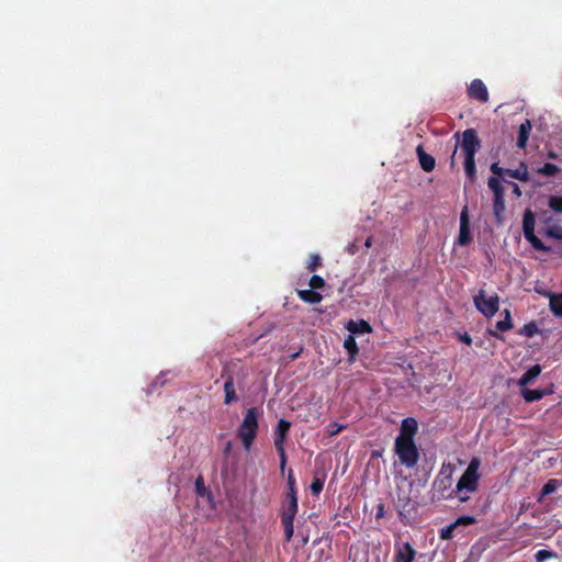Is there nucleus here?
Masks as SVG:
<instances>
[{"instance_id": "f257e3e1", "label": "nucleus", "mask_w": 562, "mask_h": 562, "mask_svg": "<svg viewBox=\"0 0 562 562\" xmlns=\"http://www.w3.org/2000/svg\"><path fill=\"white\" fill-rule=\"evenodd\" d=\"M418 432V423L414 417H406L400 426V434L395 438L394 452L400 463L407 469L417 465L420 454L415 442V436Z\"/></svg>"}, {"instance_id": "f03ea898", "label": "nucleus", "mask_w": 562, "mask_h": 562, "mask_svg": "<svg viewBox=\"0 0 562 562\" xmlns=\"http://www.w3.org/2000/svg\"><path fill=\"white\" fill-rule=\"evenodd\" d=\"M480 464V460L477 458H473L457 482V498L461 503L468 502L470 499V494L475 493L479 488Z\"/></svg>"}, {"instance_id": "7ed1b4c3", "label": "nucleus", "mask_w": 562, "mask_h": 562, "mask_svg": "<svg viewBox=\"0 0 562 562\" xmlns=\"http://www.w3.org/2000/svg\"><path fill=\"white\" fill-rule=\"evenodd\" d=\"M258 418L259 409L257 407L248 408L237 429V437L240 439L246 450L251 448L257 437L259 429Z\"/></svg>"}, {"instance_id": "20e7f679", "label": "nucleus", "mask_w": 562, "mask_h": 562, "mask_svg": "<svg viewBox=\"0 0 562 562\" xmlns=\"http://www.w3.org/2000/svg\"><path fill=\"white\" fill-rule=\"evenodd\" d=\"M452 472L453 468L450 464H443L434 480V497L437 499H452L453 497H457V487H452Z\"/></svg>"}, {"instance_id": "39448f33", "label": "nucleus", "mask_w": 562, "mask_h": 562, "mask_svg": "<svg viewBox=\"0 0 562 562\" xmlns=\"http://www.w3.org/2000/svg\"><path fill=\"white\" fill-rule=\"evenodd\" d=\"M461 136V142L456 144L452 155L450 157L451 168L456 167V155L459 147L464 159H474L475 154L481 148V139L479 138L477 132L474 128H467L465 131L462 132Z\"/></svg>"}, {"instance_id": "423d86ee", "label": "nucleus", "mask_w": 562, "mask_h": 562, "mask_svg": "<svg viewBox=\"0 0 562 562\" xmlns=\"http://www.w3.org/2000/svg\"><path fill=\"white\" fill-rule=\"evenodd\" d=\"M290 428H291V423L289 420L280 419L278 422L277 428L274 430V436H273V442H274L276 450L279 454L280 471H281L282 475L284 474L285 465H286V453H285L284 445H285V440L288 438Z\"/></svg>"}, {"instance_id": "0eeeda50", "label": "nucleus", "mask_w": 562, "mask_h": 562, "mask_svg": "<svg viewBox=\"0 0 562 562\" xmlns=\"http://www.w3.org/2000/svg\"><path fill=\"white\" fill-rule=\"evenodd\" d=\"M536 218L535 214L530 209H526L522 215V232L525 238L531 244V246L542 252H550L551 248L546 246L541 239L535 234Z\"/></svg>"}, {"instance_id": "6e6552de", "label": "nucleus", "mask_w": 562, "mask_h": 562, "mask_svg": "<svg viewBox=\"0 0 562 562\" xmlns=\"http://www.w3.org/2000/svg\"><path fill=\"white\" fill-rule=\"evenodd\" d=\"M473 303L476 310L487 318L494 316L499 308L498 295L494 294L486 297V292L483 289L479 290L477 294L473 296Z\"/></svg>"}, {"instance_id": "1a4fd4ad", "label": "nucleus", "mask_w": 562, "mask_h": 562, "mask_svg": "<svg viewBox=\"0 0 562 562\" xmlns=\"http://www.w3.org/2000/svg\"><path fill=\"white\" fill-rule=\"evenodd\" d=\"M490 169H491V172L497 177L508 176L510 178L517 179L522 182H528L530 179L529 172H528V167H527L526 162H524V161H521L519 164V167L517 169L503 168L498 165V162H493L491 165Z\"/></svg>"}, {"instance_id": "9d476101", "label": "nucleus", "mask_w": 562, "mask_h": 562, "mask_svg": "<svg viewBox=\"0 0 562 562\" xmlns=\"http://www.w3.org/2000/svg\"><path fill=\"white\" fill-rule=\"evenodd\" d=\"M472 241V235L470 231V216L469 209L465 205L460 214V229L457 239L458 245L468 246Z\"/></svg>"}, {"instance_id": "9b49d317", "label": "nucleus", "mask_w": 562, "mask_h": 562, "mask_svg": "<svg viewBox=\"0 0 562 562\" xmlns=\"http://www.w3.org/2000/svg\"><path fill=\"white\" fill-rule=\"evenodd\" d=\"M222 378L225 379V382H224V393H225V397H224V403L226 405H229L234 402H236L238 400V396L236 394V391H235V381H234V375L233 373L228 372V370L226 368L223 369L222 371Z\"/></svg>"}, {"instance_id": "f8f14e48", "label": "nucleus", "mask_w": 562, "mask_h": 562, "mask_svg": "<svg viewBox=\"0 0 562 562\" xmlns=\"http://www.w3.org/2000/svg\"><path fill=\"white\" fill-rule=\"evenodd\" d=\"M416 551L409 542L395 546L394 562H414Z\"/></svg>"}, {"instance_id": "ddd939ff", "label": "nucleus", "mask_w": 562, "mask_h": 562, "mask_svg": "<svg viewBox=\"0 0 562 562\" xmlns=\"http://www.w3.org/2000/svg\"><path fill=\"white\" fill-rule=\"evenodd\" d=\"M469 95L470 98L477 100L481 103H485L488 101L487 88L481 79L472 80L469 87Z\"/></svg>"}, {"instance_id": "4468645a", "label": "nucleus", "mask_w": 562, "mask_h": 562, "mask_svg": "<svg viewBox=\"0 0 562 562\" xmlns=\"http://www.w3.org/2000/svg\"><path fill=\"white\" fill-rule=\"evenodd\" d=\"M416 154H417V157L419 160V165L424 171L430 172L435 169V166H436L435 158L431 155L427 154L424 150L422 145L417 146Z\"/></svg>"}, {"instance_id": "2eb2a0df", "label": "nucleus", "mask_w": 562, "mask_h": 562, "mask_svg": "<svg viewBox=\"0 0 562 562\" xmlns=\"http://www.w3.org/2000/svg\"><path fill=\"white\" fill-rule=\"evenodd\" d=\"M513 327H514L513 321L502 319V321H498L495 324V328L494 329L487 328L486 333L491 337H494V338L499 339V340H504V336L502 335V333L508 331Z\"/></svg>"}, {"instance_id": "dca6fc26", "label": "nucleus", "mask_w": 562, "mask_h": 562, "mask_svg": "<svg viewBox=\"0 0 562 562\" xmlns=\"http://www.w3.org/2000/svg\"><path fill=\"white\" fill-rule=\"evenodd\" d=\"M531 128H532V125L529 120H525V122H522L519 125L518 138H517V147L518 148H520V149L526 148Z\"/></svg>"}, {"instance_id": "f3484780", "label": "nucleus", "mask_w": 562, "mask_h": 562, "mask_svg": "<svg viewBox=\"0 0 562 562\" xmlns=\"http://www.w3.org/2000/svg\"><path fill=\"white\" fill-rule=\"evenodd\" d=\"M562 486V481L557 479H550L541 488V492L537 498L538 503H542L544 497L554 493L559 487Z\"/></svg>"}, {"instance_id": "a211bd4d", "label": "nucleus", "mask_w": 562, "mask_h": 562, "mask_svg": "<svg viewBox=\"0 0 562 562\" xmlns=\"http://www.w3.org/2000/svg\"><path fill=\"white\" fill-rule=\"evenodd\" d=\"M504 212H505V198L496 196L493 200V213L495 216V221L498 225H502L504 222Z\"/></svg>"}, {"instance_id": "6ab92c4d", "label": "nucleus", "mask_w": 562, "mask_h": 562, "mask_svg": "<svg viewBox=\"0 0 562 562\" xmlns=\"http://www.w3.org/2000/svg\"><path fill=\"white\" fill-rule=\"evenodd\" d=\"M541 373V367L539 364H535L529 368L519 379L518 384L520 386H525L531 383L536 378H538Z\"/></svg>"}, {"instance_id": "aec40b11", "label": "nucleus", "mask_w": 562, "mask_h": 562, "mask_svg": "<svg viewBox=\"0 0 562 562\" xmlns=\"http://www.w3.org/2000/svg\"><path fill=\"white\" fill-rule=\"evenodd\" d=\"M297 296L302 301L311 304H317L323 300V295L312 289L297 290Z\"/></svg>"}, {"instance_id": "412c9836", "label": "nucleus", "mask_w": 562, "mask_h": 562, "mask_svg": "<svg viewBox=\"0 0 562 562\" xmlns=\"http://www.w3.org/2000/svg\"><path fill=\"white\" fill-rule=\"evenodd\" d=\"M347 329L351 334H366V333H370L372 330L371 326L366 321H359V322L350 321L347 325Z\"/></svg>"}, {"instance_id": "4be33fe9", "label": "nucleus", "mask_w": 562, "mask_h": 562, "mask_svg": "<svg viewBox=\"0 0 562 562\" xmlns=\"http://www.w3.org/2000/svg\"><path fill=\"white\" fill-rule=\"evenodd\" d=\"M344 347L348 352L349 361H355L359 352L357 341L352 335H348L344 341Z\"/></svg>"}, {"instance_id": "5701e85b", "label": "nucleus", "mask_w": 562, "mask_h": 562, "mask_svg": "<svg viewBox=\"0 0 562 562\" xmlns=\"http://www.w3.org/2000/svg\"><path fill=\"white\" fill-rule=\"evenodd\" d=\"M546 394H547V392L544 390H539V389L530 390V389L525 387L521 390V395L527 403H532V402L539 401Z\"/></svg>"}, {"instance_id": "b1692460", "label": "nucleus", "mask_w": 562, "mask_h": 562, "mask_svg": "<svg viewBox=\"0 0 562 562\" xmlns=\"http://www.w3.org/2000/svg\"><path fill=\"white\" fill-rule=\"evenodd\" d=\"M549 306L553 315L562 318V292L560 294H550Z\"/></svg>"}, {"instance_id": "393cba45", "label": "nucleus", "mask_w": 562, "mask_h": 562, "mask_svg": "<svg viewBox=\"0 0 562 562\" xmlns=\"http://www.w3.org/2000/svg\"><path fill=\"white\" fill-rule=\"evenodd\" d=\"M499 178L501 177L494 175L493 177H490L487 180V186L490 190L493 192L494 198L504 195V189Z\"/></svg>"}, {"instance_id": "a878e982", "label": "nucleus", "mask_w": 562, "mask_h": 562, "mask_svg": "<svg viewBox=\"0 0 562 562\" xmlns=\"http://www.w3.org/2000/svg\"><path fill=\"white\" fill-rule=\"evenodd\" d=\"M325 480H326L325 473H323L322 475H318V474L314 475L313 481L310 486L311 492L314 496H317L321 494V492L323 491V487H324Z\"/></svg>"}, {"instance_id": "bb28decb", "label": "nucleus", "mask_w": 562, "mask_h": 562, "mask_svg": "<svg viewBox=\"0 0 562 562\" xmlns=\"http://www.w3.org/2000/svg\"><path fill=\"white\" fill-rule=\"evenodd\" d=\"M299 504H290L286 503L284 506L282 513H281V520H294L296 514H297Z\"/></svg>"}, {"instance_id": "cd10ccee", "label": "nucleus", "mask_w": 562, "mask_h": 562, "mask_svg": "<svg viewBox=\"0 0 562 562\" xmlns=\"http://www.w3.org/2000/svg\"><path fill=\"white\" fill-rule=\"evenodd\" d=\"M560 171V168L551 162H546L542 167L538 168L537 172L542 176L553 177Z\"/></svg>"}, {"instance_id": "c85d7f7f", "label": "nucleus", "mask_w": 562, "mask_h": 562, "mask_svg": "<svg viewBox=\"0 0 562 562\" xmlns=\"http://www.w3.org/2000/svg\"><path fill=\"white\" fill-rule=\"evenodd\" d=\"M544 235L549 238L562 240V225L548 226L544 229Z\"/></svg>"}, {"instance_id": "c756f323", "label": "nucleus", "mask_w": 562, "mask_h": 562, "mask_svg": "<svg viewBox=\"0 0 562 562\" xmlns=\"http://www.w3.org/2000/svg\"><path fill=\"white\" fill-rule=\"evenodd\" d=\"M464 171L467 177L473 181L476 177V165L474 159H464Z\"/></svg>"}, {"instance_id": "7c9ffc66", "label": "nucleus", "mask_w": 562, "mask_h": 562, "mask_svg": "<svg viewBox=\"0 0 562 562\" xmlns=\"http://www.w3.org/2000/svg\"><path fill=\"white\" fill-rule=\"evenodd\" d=\"M538 333V326L535 322H530L528 324H525L520 329L519 334L525 337H533Z\"/></svg>"}, {"instance_id": "2f4dec72", "label": "nucleus", "mask_w": 562, "mask_h": 562, "mask_svg": "<svg viewBox=\"0 0 562 562\" xmlns=\"http://www.w3.org/2000/svg\"><path fill=\"white\" fill-rule=\"evenodd\" d=\"M321 265H322L321 256L317 254H312V255H310V258H308V261L306 265V269L310 272H315L321 267Z\"/></svg>"}, {"instance_id": "473e14b6", "label": "nucleus", "mask_w": 562, "mask_h": 562, "mask_svg": "<svg viewBox=\"0 0 562 562\" xmlns=\"http://www.w3.org/2000/svg\"><path fill=\"white\" fill-rule=\"evenodd\" d=\"M548 205L552 211L562 213V195H551Z\"/></svg>"}, {"instance_id": "72a5a7b5", "label": "nucleus", "mask_w": 562, "mask_h": 562, "mask_svg": "<svg viewBox=\"0 0 562 562\" xmlns=\"http://www.w3.org/2000/svg\"><path fill=\"white\" fill-rule=\"evenodd\" d=\"M284 528L285 540L290 541L294 533V520H281Z\"/></svg>"}, {"instance_id": "f704fd0d", "label": "nucleus", "mask_w": 562, "mask_h": 562, "mask_svg": "<svg viewBox=\"0 0 562 562\" xmlns=\"http://www.w3.org/2000/svg\"><path fill=\"white\" fill-rule=\"evenodd\" d=\"M457 528V524H450L448 526H446L445 528H442L440 530V538L442 540H450L453 538V532H454V529Z\"/></svg>"}, {"instance_id": "c9c22d12", "label": "nucleus", "mask_w": 562, "mask_h": 562, "mask_svg": "<svg viewBox=\"0 0 562 562\" xmlns=\"http://www.w3.org/2000/svg\"><path fill=\"white\" fill-rule=\"evenodd\" d=\"M195 492L199 496H205L207 494V488L204 484V479L202 475H199L194 483Z\"/></svg>"}, {"instance_id": "e433bc0d", "label": "nucleus", "mask_w": 562, "mask_h": 562, "mask_svg": "<svg viewBox=\"0 0 562 562\" xmlns=\"http://www.w3.org/2000/svg\"><path fill=\"white\" fill-rule=\"evenodd\" d=\"M310 286L314 291L323 289L325 286V280L321 276L314 274L310 279Z\"/></svg>"}, {"instance_id": "4c0bfd02", "label": "nucleus", "mask_w": 562, "mask_h": 562, "mask_svg": "<svg viewBox=\"0 0 562 562\" xmlns=\"http://www.w3.org/2000/svg\"><path fill=\"white\" fill-rule=\"evenodd\" d=\"M555 553L552 552V551H549V550H539L537 553H536V561L537 562H544L547 561L548 559L554 557Z\"/></svg>"}, {"instance_id": "58836bf2", "label": "nucleus", "mask_w": 562, "mask_h": 562, "mask_svg": "<svg viewBox=\"0 0 562 562\" xmlns=\"http://www.w3.org/2000/svg\"><path fill=\"white\" fill-rule=\"evenodd\" d=\"M475 518L473 516H460L457 518V520L453 524H457V526L463 525V526H470L475 522Z\"/></svg>"}, {"instance_id": "ea45409f", "label": "nucleus", "mask_w": 562, "mask_h": 562, "mask_svg": "<svg viewBox=\"0 0 562 562\" xmlns=\"http://www.w3.org/2000/svg\"><path fill=\"white\" fill-rule=\"evenodd\" d=\"M288 487H289V492L296 491L295 477L293 475L292 470H289V473H288Z\"/></svg>"}, {"instance_id": "a19ab883", "label": "nucleus", "mask_w": 562, "mask_h": 562, "mask_svg": "<svg viewBox=\"0 0 562 562\" xmlns=\"http://www.w3.org/2000/svg\"><path fill=\"white\" fill-rule=\"evenodd\" d=\"M384 517H385V506H384L383 502H380L376 505L375 518L376 519H382Z\"/></svg>"}, {"instance_id": "79ce46f5", "label": "nucleus", "mask_w": 562, "mask_h": 562, "mask_svg": "<svg viewBox=\"0 0 562 562\" xmlns=\"http://www.w3.org/2000/svg\"><path fill=\"white\" fill-rule=\"evenodd\" d=\"M286 502L290 503V504H297L296 491L288 493Z\"/></svg>"}, {"instance_id": "37998d69", "label": "nucleus", "mask_w": 562, "mask_h": 562, "mask_svg": "<svg viewBox=\"0 0 562 562\" xmlns=\"http://www.w3.org/2000/svg\"><path fill=\"white\" fill-rule=\"evenodd\" d=\"M342 429H344V426H340V425H337V424H333V425H330L329 434L331 436H334V435L339 434Z\"/></svg>"}, {"instance_id": "c03bdc74", "label": "nucleus", "mask_w": 562, "mask_h": 562, "mask_svg": "<svg viewBox=\"0 0 562 562\" xmlns=\"http://www.w3.org/2000/svg\"><path fill=\"white\" fill-rule=\"evenodd\" d=\"M512 188H513V193L517 196V198H520L521 196V190L519 188V186L515 182H508Z\"/></svg>"}, {"instance_id": "a18cd8bd", "label": "nucleus", "mask_w": 562, "mask_h": 562, "mask_svg": "<svg viewBox=\"0 0 562 562\" xmlns=\"http://www.w3.org/2000/svg\"><path fill=\"white\" fill-rule=\"evenodd\" d=\"M460 339H461V341H463V342H464V344H467V345H471V342H472L471 337H470L467 333H465L464 335H462V336L460 337Z\"/></svg>"}, {"instance_id": "49530a36", "label": "nucleus", "mask_w": 562, "mask_h": 562, "mask_svg": "<svg viewBox=\"0 0 562 562\" xmlns=\"http://www.w3.org/2000/svg\"><path fill=\"white\" fill-rule=\"evenodd\" d=\"M503 315H504V319H505V321H513V319H512V314H510V311H509V310L505 308V310L503 311Z\"/></svg>"}, {"instance_id": "de8ad7c7", "label": "nucleus", "mask_w": 562, "mask_h": 562, "mask_svg": "<svg viewBox=\"0 0 562 562\" xmlns=\"http://www.w3.org/2000/svg\"><path fill=\"white\" fill-rule=\"evenodd\" d=\"M548 157L551 158V159H557L558 155L554 151L551 150V151L548 153Z\"/></svg>"}, {"instance_id": "09e8293b", "label": "nucleus", "mask_w": 562, "mask_h": 562, "mask_svg": "<svg viewBox=\"0 0 562 562\" xmlns=\"http://www.w3.org/2000/svg\"><path fill=\"white\" fill-rule=\"evenodd\" d=\"M364 245H366L367 248L371 247V245H372V237L367 238Z\"/></svg>"}, {"instance_id": "8fccbe9b", "label": "nucleus", "mask_w": 562, "mask_h": 562, "mask_svg": "<svg viewBox=\"0 0 562 562\" xmlns=\"http://www.w3.org/2000/svg\"><path fill=\"white\" fill-rule=\"evenodd\" d=\"M551 222V217H548L547 220L543 221L544 224H548Z\"/></svg>"}, {"instance_id": "3c124183", "label": "nucleus", "mask_w": 562, "mask_h": 562, "mask_svg": "<svg viewBox=\"0 0 562 562\" xmlns=\"http://www.w3.org/2000/svg\"><path fill=\"white\" fill-rule=\"evenodd\" d=\"M229 449H231V442H227V445H226V451H229Z\"/></svg>"}, {"instance_id": "603ef678", "label": "nucleus", "mask_w": 562, "mask_h": 562, "mask_svg": "<svg viewBox=\"0 0 562 562\" xmlns=\"http://www.w3.org/2000/svg\"><path fill=\"white\" fill-rule=\"evenodd\" d=\"M297 357H299V352L294 353V355L292 356V359H295V358H297Z\"/></svg>"}, {"instance_id": "864d4df0", "label": "nucleus", "mask_w": 562, "mask_h": 562, "mask_svg": "<svg viewBox=\"0 0 562 562\" xmlns=\"http://www.w3.org/2000/svg\"><path fill=\"white\" fill-rule=\"evenodd\" d=\"M459 136H460V133H459V132H457V133L454 134V137H456V138H459Z\"/></svg>"}]
</instances>
